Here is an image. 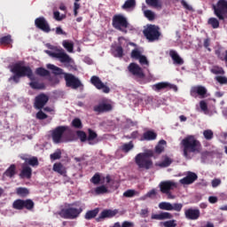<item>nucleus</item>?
Wrapping results in <instances>:
<instances>
[{"mask_svg": "<svg viewBox=\"0 0 227 227\" xmlns=\"http://www.w3.org/2000/svg\"><path fill=\"white\" fill-rule=\"evenodd\" d=\"M64 17L65 16L61 15L59 11H56L53 12V18L55 19V20H58V21L63 20Z\"/></svg>", "mask_w": 227, "mask_h": 227, "instance_id": "nucleus-57", "label": "nucleus"}, {"mask_svg": "<svg viewBox=\"0 0 227 227\" xmlns=\"http://www.w3.org/2000/svg\"><path fill=\"white\" fill-rule=\"evenodd\" d=\"M47 68H49L50 70H53V74L55 75H65V73H63V69L60 67H58L52 64H48L47 65Z\"/></svg>", "mask_w": 227, "mask_h": 227, "instance_id": "nucleus-32", "label": "nucleus"}, {"mask_svg": "<svg viewBox=\"0 0 227 227\" xmlns=\"http://www.w3.org/2000/svg\"><path fill=\"white\" fill-rule=\"evenodd\" d=\"M62 45L64 49L67 51V52H74V42L64 40L62 42Z\"/></svg>", "mask_w": 227, "mask_h": 227, "instance_id": "nucleus-35", "label": "nucleus"}, {"mask_svg": "<svg viewBox=\"0 0 227 227\" xmlns=\"http://www.w3.org/2000/svg\"><path fill=\"white\" fill-rule=\"evenodd\" d=\"M82 214V207H74V204H68L67 207L63 208L59 215L63 219H77Z\"/></svg>", "mask_w": 227, "mask_h": 227, "instance_id": "nucleus-6", "label": "nucleus"}, {"mask_svg": "<svg viewBox=\"0 0 227 227\" xmlns=\"http://www.w3.org/2000/svg\"><path fill=\"white\" fill-rule=\"evenodd\" d=\"M169 56L170 58H172L175 65H184V59L180 55H178L176 51L170 50Z\"/></svg>", "mask_w": 227, "mask_h": 227, "instance_id": "nucleus-26", "label": "nucleus"}, {"mask_svg": "<svg viewBox=\"0 0 227 227\" xmlns=\"http://www.w3.org/2000/svg\"><path fill=\"white\" fill-rule=\"evenodd\" d=\"M68 129L67 126H58L53 130H51V138L55 145H59V143H70L74 141V136L72 133H66Z\"/></svg>", "mask_w": 227, "mask_h": 227, "instance_id": "nucleus-3", "label": "nucleus"}, {"mask_svg": "<svg viewBox=\"0 0 227 227\" xmlns=\"http://www.w3.org/2000/svg\"><path fill=\"white\" fill-rule=\"evenodd\" d=\"M183 207H184V205L180 203H175L172 205V210H175L176 212H180Z\"/></svg>", "mask_w": 227, "mask_h": 227, "instance_id": "nucleus-58", "label": "nucleus"}, {"mask_svg": "<svg viewBox=\"0 0 227 227\" xmlns=\"http://www.w3.org/2000/svg\"><path fill=\"white\" fill-rule=\"evenodd\" d=\"M112 54L114 58H123V47H121V45L114 47V49H112Z\"/></svg>", "mask_w": 227, "mask_h": 227, "instance_id": "nucleus-31", "label": "nucleus"}, {"mask_svg": "<svg viewBox=\"0 0 227 227\" xmlns=\"http://www.w3.org/2000/svg\"><path fill=\"white\" fill-rule=\"evenodd\" d=\"M159 187L162 194H167L168 198H173V195H171V191L176 189L178 185L173 181H163L160 183Z\"/></svg>", "mask_w": 227, "mask_h": 227, "instance_id": "nucleus-12", "label": "nucleus"}, {"mask_svg": "<svg viewBox=\"0 0 227 227\" xmlns=\"http://www.w3.org/2000/svg\"><path fill=\"white\" fill-rule=\"evenodd\" d=\"M160 225L164 227H176V220H168L166 222H160Z\"/></svg>", "mask_w": 227, "mask_h": 227, "instance_id": "nucleus-48", "label": "nucleus"}, {"mask_svg": "<svg viewBox=\"0 0 227 227\" xmlns=\"http://www.w3.org/2000/svg\"><path fill=\"white\" fill-rule=\"evenodd\" d=\"M96 194H106L107 192V187L106 185L98 186L95 189Z\"/></svg>", "mask_w": 227, "mask_h": 227, "instance_id": "nucleus-51", "label": "nucleus"}, {"mask_svg": "<svg viewBox=\"0 0 227 227\" xmlns=\"http://www.w3.org/2000/svg\"><path fill=\"white\" fill-rule=\"evenodd\" d=\"M190 95H191V97H193L194 98H196V97H198V95L201 98H205V97L207 96V88H205L201 85L194 86L191 89Z\"/></svg>", "mask_w": 227, "mask_h": 227, "instance_id": "nucleus-20", "label": "nucleus"}, {"mask_svg": "<svg viewBox=\"0 0 227 227\" xmlns=\"http://www.w3.org/2000/svg\"><path fill=\"white\" fill-rule=\"evenodd\" d=\"M13 40L12 39V35H4L0 38V45H10Z\"/></svg>", "mask_w": 227, "mask_h": 227, "instance_id": "nucleus-40", "label": "nucleus"}, {"mask_svg": "<svg viewBox=\"0 0 227 227\" xmlns=\"http://www.w3.org/2000/svg\"><path fill=\"white\" fill-rule=\"evenodd\" d=\"M214 155V152L204 151L201 153V159H207V157H212Z\"/></svg>", "mask_w": 227, "mask_h": 227, "instance_id": "nucleus-62", "label": "nucleus"}, {"mask_svg": "<svg viewBox=\"0 0 227 227\" xmlns=\"http://www.w3.org/2000/svg\"><path fill=\"white\" fill-rule=\"evenodd\" d=\"M213 10L218 20L227 19V0H218L216 4L213 5Z\"/></svg>", "mask_w": 227, "mask_h": 227, "instance_id": "nucleus-8", "label": "nucleus"}, {"mask_svg": "<svg viewBox=\"0 0 227 227\" xmlns=\"http://www.w3.org/2000/svg\"><path fill=\"white\" fill-rule=\"evenodd\" d=\"M25 162H27L29 166H32V168H36V166H39L40 164L38 158L35 156L29 159H26Z\"/></svg>", "mask_w": 227, "mask_h": 227, "instance_id": "nucleus-41", "label": "nucleus"}, {"mask_svg": "<svg viewBox=\"0 0 227 227\" xmlns=\"http://www.w3.org/2000/svg\"><path fill=\"white\" fill-rule=\"evenodd\" d=\"M203 136L207 141H212V139H214V131H212V129H205Z\"/></svg>", "mask_w": 227, "mask_h": 227, "instance_id": "nucleus-43", "label": "nucleus"}, {"mask_svg": "<svg viewBox=\"0 0 227 227\" xmlns=\"http://www.w3.org/2000/svg\"><path fill=\"white\" fill-rule=\"evenodd\" d=\"M153 152L148 151L146 153H140L135 157V162L140 169H150L153 166L151 157Z\"/></svg>", "mask_w": 227, "mask_h": 227, "instance_id": "nucleus-5", "label": "nucleus"}, {"mask_svg": "<svg viewBox=\"0 0 227 227\" xmlns=\"http://www.w3.org/2000/svg\"><path fill=\"white\" fill-rule=\"evenodd\" d=\"M159 208L160 210H168L171 211L173 210V204L169 203V202H160L159 204Z\"/></svg>", "mask_w": 227, "mask_h": 227, "instance_id": "nucleus-42", "label": "nucleus"}, {"mask_svg": "<svg viewBox=\"0 0 227 227\" xmlns=\"http://www.w3.org/2000/svg\"><path fill=\"white\" fill-rule=\"evenodd\" d=\"M50 159L51 160H58L61 159V153L59 151V152H55V153H51L50 155Z\"/></svg>", "mask_w": 227, "mask_h": 227, "instance_id": "nucleus-56", "label": "nucleus"}, {"mask_svg": "<svg viewBox=\"0 0 227 227\" xmlns=\"http://www.w3.org/2000/svg\"><path fill=\"white\" fill-rule=\"evenodd\" d=\"M37 120H47V114L43 113V111H39L36 114Z\"/></svg>", "mask_w": 227, "mask_h": 227, "instance_id": "nucleus-59", "label": "nucleus"}, {"mask_svg": "<svg viewBox=\"0 0 227 227\" xmlns=\"http://www.w3.org/2000/svg\"><path fill=\"white\" fill-rule=\"evenodd\" d=\"M90 83L94 86L97 90H102L103 93H110L111 89L106 85L100 77L97 75H93L90 77Z\"/></svg>", "mask_w": 227, "mask_h": 227, "instance_id": "nucleus-14", "label": "nucleus"}, {"mask_svg": "<svg viewBox=\"0 0 227 227\" xmlns=\"http://www.w3.org/2000/svg\"><path fill=\"white\" fill-rule=\"evenodd\" d=\"M45 52L48 54V56L59 59L60 63H67V65L74 63V59L63 50H59L58 51H51L46 50Z\"/></svg>", "mask_w": 227, "mask_h": 227, "instance_id": "nucleus-10", "label": "nucleus"}, {"mask_svg": "<svg viewBox=\"0 0 227 227\" xmlns=\"http://www.w3.org/2000/svg\"><path fill=\"white\" fill-rule=\"evenodd\" d=\"M215 81L216 82H219V84H227V77L223 75H218L215 77Z\"/></svg>", "mask_w": 227, "mask_h": 227, "instance_id": "nucleus-53", "label": "nucleus"}, {"mask_svg": "<svg viewBox=\"0 0 227 227\" xmlns=\"http://www.w3.org/2000/svg\"><path fill=\"white\" fill-rule=\"evenodd\" d=\"M184 215L186 219H189L190 221H196L200 219L201 213L200 212V209L189 208L184 211Z\"/></svg>", "mask_w": 227, "mask_h": 227, "instance_id": "nucleus-22", "label": "nucleus"}, {"mask_svg": "<svg viewBox=\"0 0 227 227\" xmlns=\"http://www.w3.org/2000/svg\"><path fill=\"white\" fill-rule=\"evenodd\" d=\"M130 8H136V0H126L122 5V10H130Z\"/></svg>", "mask_w": 227, "mask_h": 227, "instance_id": "nucleus-39", "label": "nucleus"}, {"mask_svg": "<svg viewBox=\"0 0 227 227\" xmlns=\"http://www.w3.org/2000/svg\"><path fill=\"white\" fill-rule=\"evenodd\" d=\"M151 219L155 221H166V219H173V215L168 212H160V214H153Z\"/></svg>", "mask_w": 227, "mask_h": 227, "instance_id": "nucleus-23", "label": "nucleus"}, {"mask_svg": "<svg viewBox=\"0 0 227 227\" xmlns=\"http://www.w3.org/2000/svg\"><path fill=\"white\" fill-rule=\"evenodd\" d=\"M17 194L19 196H27V194H29V190H27V188H18Z\"/></svg>", "mask_w": 227, "mask_h": 227, "instance_id": "nucleus-54", "label": "nucleus"}, {"mask_svg": "<svg viewBox=\"0 0 227 227\" xmlns=\"http://www.w3.org/2000/svg\"><path fill=\"white\" fill-rule=\"evenodd\" d=\"M133 149H134V143L132 141L123 144L121 147V152H124V153H129V152H130V150H133Z\"/></svg>", "mask_w": 227, "mask_h": 227, "instance_id": "nucleus-37", "label": "nucleus"}, {"mask_svg": "<svg viewBox=\"0 0 227 227\" xmlns=\"http://www.w3.org/2000/svg\"><path fill=\"white\" fill-rule=\"evenodd\" d=\"M157 139V133L153 130H147L143 134L140 141H155Z\"/></svg>", "mask_w": 227, "mask_h": 227, "instance_id": "nucleus-25", "label": "nucleus"}, {"mask_svg": "<svg viewBox=\"0 0 227 227\" xmlns=\"http://www.w3.org/2000/svg\"><path fill=\"white\" fill-rule=\"evenodd\" d=\"M35 27L38 29H41V31H43V33H51V26L49 25V22L47 20L43 17H39L35 20Z\"/></svg>", "mask_w": 227, "mask_h": 227, "instance_id": "nucleus-15", "label": "nucleus"}, {"mask_svg": "<svg viewBox=\"0 0 227 227\" xmlns=\"http://www.w3.org/2000/svg\"><path fill=\"white\" fill-rule=\"evenodd\" d=\"M32 176H33V169L31 168V167L27 165H23L22 169L20 173V178H27V180H29Z\"/></svg>", "mask_w": 227, "mask_h": 227, "instance_id": "nucleus-24", "label": "nucleus"}, {"mask_svg": "<svg viewBox=\"0 0 227 227\" xmlns=\"http://www.w3.org/2000/svg\"><path fill=\"white\" fill-rule=\"evenodd\" d=\"M143 33L148 42H158L160 39V27L157 25H147Z\"/></svg>", "mask_w": 227, "mask_h": 227, "instance_id": "nucleus-7", "label": "nucleus"}, {"mask_svg": "<svg viewBox=\"0 0 227 227\" xmlns=\"http://www.w3.org/2000/svg\"><path fill=\"white\" fill-rule=\"evenodd\" d=\"M72 126L74 129H82V121H81V119L75 118L72 121Z\"/></svg>", "mask_w": 227, "mask_h": 227, "instance_id": "nucleus-50", "label": "nucleus"}, {"mask_svg": "<svg viewBox=\"0 0 227 227\" xmlns=\"http://www.w3.org/2000/svg\"><path fill=\"white\" fill-rule=\"evenodd\" d=\"M12 76L9 78V82H15L19 84L22 77H27L31 81L28 84L32 90H45V83L39 82L38 79L33 74V69L29 66H24V64L20 61L12 65L11 68Z\"/></svg>", "mask_w": 227, "mask_h": 227, "instance_id": "nucleus-1", "label": "nucleus"}, {"mask_svg": "<svg viewBox=\"0 0 227 227\" xmlns=\"http://www.w3.org/2000/svg\"><path fill=\"white\" fill-rule=\"evenodd\" d=\"M116 214H118V210L117 209H104L99 216L98 218H96L97 223H100L102 221V219H111V217H114V215H116Z\"/></svg>", "mask_w": 227, "mask_h": 227, "instance_id": "nucleus-21", "label": "nucleus"}, {"mask_svg": "<svg viewBox=\"0 0 227 227\" xmlns=\"http://www.w3.org/2000/svg\"><path fill=\"white\" fill-rule=\"evenodd\" d=\"M142 56L143 55L141 54V51H139V49L136 48V49L131 51L130 58L132 59H138Z\"/></svg>", "mask_w": 227, "mask_h": 227, "instance_id": "nucleus-46", "label": "nucleus"}, {"mask_svg": "<svg viewBox=\"0 0 227 227\" xmlns=\"http://www.w3.org/2000/svg\"><path fill=\"white\" fill-rule=\"evenodd\" d=\"M198 180V175L194 172L188 171L185 177L179 180V184L182 185H191Z\"/></svg>", "mask_w": 227, "mask_h": 227, "instance_id": "nucleus-19", "label": "nucleus"}, {"mask_svg": "<svg viewBox=\"0 0 227 227\" xmlns=\"http://www.w3.org/2000/svg\"><path fill=\"white\" fill-rule=\"evenodd\" d=\"M76 135L82 143H86V141H88V135H86V132H84L82 130H78L76 132Z\"/></svg>", "mask_w": 227, "mask_h": 227, "instance_id": "nucleus-45", "label": "nucleus"}, {"mask_svg": "<svg viewBox=\"0 0 227 227\" xmlns=\"http://www.w3.org/2000/svg\"><path fill=\"white\" fill-rule=\"evenodd\" d=\"M145 3L148 6H152L153 8H162L161 0H145Z\"/></svg>", "mask_w": 227, "mask_h": 227, "instance_id": "nucleus-33", "label": "nucleus"}, {"mask_svg": "<svg viewBox=\"0 0 227 227\" xmlns=\"http://www.w3.org/2000/svg\"><path fill=\"white\" fill-rule=\"evenodd\" d=\"M211 74H214L215 75H224L225 72L224 69L219 66H214L210 69Z\"/></svg>", "mask_w": 227, "mask_h": 227, "instance_id": "nucleus-38", "label": "nucleus"}, {"mask_svg": "<svg viewBox=\"0 0 227 227\" xmlns=\"http://www.w3.org/2000/svg\"><path fill=\"white\" fill-rule=\"evenodd\" d=\"M153 90H154V91H160L162 90H173V91H178V87L168 82H161L154 84Z\"/></svg>", "mask_w": 227, "mask_h": 227, "instance_id": "nucleus-17", "label": "nucleus"}, {"mask_svg": "<svg viewBox=\"0 0 227 227\" xmlns=\"http://www.w3.org/2000/svg\"><path fill=\"white\" fill-rule=\"evenodd\" d=\"M64 79L66 81V86L67 88L77 90V88H81V86H82L81 80H79V78L75 77V75L70 73H64Z\"/></svg>", "mask_w": 227, "mask_h": 227, "instance_id": "nucleus-11", "label": "nucleus"}, {"mask_svg": "<svg viewBox=\"0 0 227 227\" xmlns=\"http://www.w3.org/2000/svg\"><path fill=\"white\" fill-rule=\"evenodd\" d=\"M12 208H14V210H24L25 208L26 210L32 212V210L35 208V202L31 199H18L13 201Z\"/></svg>", "mask_w": 227, "mask_h": 227, "instance_id": "nucleus-9", "label": "nucleus"}, {"mask_svg": "<svg viewBox=\"0 0 227 227\" xmlns=\"http://www.w3.org/2000/svg\"><path fill=\"white\" fill-rule=\"evenodd\" d=\"M100 212V209L98 207H96L92 210H89L86 212L84 215V219L87 221H91V219H95L97 215H98V213Z\"/></svg>", "mask_w": 227, "mask_h": 227, "instance_id": "nucleus-29", "label": "nucleus"}, {"mask_svg": "<svg viewBox=\"0 0 227 227\" xmlns=\"http://www.w3.org/2000/svg\"><path fill=\"white\" fill-rule=\"evenodd\" d=\"M88 137H87V141L89 145H97V141H95V139H97V137H98V135L97 134V132H95V130L91 129H88Z\"/></svg>", "mask_w": 227, "mask_h": 227, "instance_id": "nucleus-27", "label": "nucleus"}, {"mask_svg": "<svg viewBox=\"0 0 227 227\" xmlns=\"http://www.w3.org/2000/svg\"><path fill=\"white\" fill-rule=\"evenodd\" d=\"M47 102H49V96L44 93H41L35 98V109H43Z\"/></svg>", "mask_w": 227, "mask_h": 227, "instance_id": "nucleus-18", "label": "nucleus"}, {"mask_svg": "<svg viewBox=\"0 0 227 227\" xmlns=\"http://www.w3.org/2000/svg\"><path fill=\"white\" fill-rule=\"evenodd\" d=\"M138 61H139L140 65H149L148 59H146V56H145V55H142L138 59Z\"/></svg>", "mask_w": 227, "mask_h": 227, "instance_id": "nucleus-60", "label": "nucleus"}, {"mask_svg": "<svg viewBox=\"0 0 227 227\" xmlns=\"http://www.w3.org/2000/svg\"><path fill=\"white\" fill-rule=\"evenodd\" d=\"M53 171H55V173H59V175H61L62 176H67V168L61 162L54 163Z\"/></svg>", "mask_w": 227, "mask_h": 227, "instance_id": "nucleus-28", "label": "nucleus"}, {"mask_svg": "<svg viewBox=\"0 0 227 227\" xmlns=\"http://www.w3.org/2000/svg\"><path fill=\"white\" fill-rule=\"evenodd\" d=\"M35 74L36 75H40V77H49L51 75V72L43 67H37Z\"/></svg>", "mask_w": 227, "mask_h": 227, "instance_id": "nucleus-34", "label": "nucleus"}, {"mask_svg": "<svg viewBox=\"0 0 227 227\" xmlns=\"http://www.w3.org/2000/svg\"><path fill=\"white\" fill-rule=\"evenodd\" d=\"M112 26L114 29H116V31H120L121 33L127 35V33H129V30H127V28L130 27V23L129 22V19H127L125 15L118 13L113 16Z\"/></svg>", "mask_w": 227, "mask_h": 227, "instance_id": "nucleus-4", "label": "nucleus"}, {"mask_svg": "<svg viewBox=\"0 0 227 227\" xmlns=\"http://www.w3.org/2000/svg\"><path fill=\"white\" fill-rule=\"evenodd\" d=\"M144 15L145 19H148V20H155V12L150 10L144 11Z\"/></svg>", "mask_w": 227, "mask_h": 227, "instance_id": "nucleus-47", "label": "nucleus"}, {"mask_svg": "<svg viewBox=\"0 0 227 227\" xmlns=\"http://www.w3.org/2000/svg\"><path fill=\"white\" fill-rule=\"evenodd\" d=\"M207 24L208 26H211L213 29H219L220 23L217 18H209L207 20Z\"/></svg>", "mask_w": 227, "mask_h": 227, "instance_id": "nucleus-36", "label": "nucleus"}, {"mask_svg": "<svg viewBox=\"0 0 227 227\" xmlns=\"http://www.w3.org/2000/svg\"><path fill=\"white\" fill-rule=\"evenodd\" d=\"M181 4L185 8V10H188L189 12H192V6L189 5L185 0H181Z\"/></svg>", "mask_w": 227, "mask_h": 227, "instance_id": "nucleus-63", "label": "nucleus"}, {"mask_svg": "<svg viewBox=\"0 0 227 227\" xmlns=\"http://www.w3.org/2000/svg\"><path fill=\"white\" fill-rule=\"evenodd\" d=\"M100 174L96 173L90 179L91 184H94V185H98L100 184Z\"/></svg>", "mask_w": 227, "mask_h": 227, "instance_id": "nucleus-52", "label": "nucleus"}, {"mask_svg": "<svg viewBox=\"0 0 227 227\" xmlns=\"http://www.w3.org/2000/svg\"><path fill=\"white\" fill-rule=\"evenodd\" d=\"M5 176L9 178H13L17 175V166L12 164L4 172Z\"/></svg>", "mask_w": 227, "mask_h": 227, "instance_id": "nucleus-30", "label": "nucleus"}, {"mask_svg": "<svg viewBox=\"0 0 227 227\" xmlns=\"http://www.w3.org/2000/svg\"><path fill=\"white\" fill-rule=\"evenodd\" d=\"M139 192H137L136 190H127L126 192H123L124 198H134V196H137Z\"/></svg>", "mask_w": 227, "mask_h": 227, "instance_id": "nucleus-44", "label": "nucleus"}, {"mask_svg": "<svg viewBox=\"0 0 227 227\" xmlns=\"http://www.w3.org/2000/svg\"><path fill=\"white\" fill-rule=\"evenodd\" d=\"M183 148V155L185 159H192L191 153H201V142L196 138L195 136L190 135L181 141Z\"/></svg>", "mask_w": 227, "mask_h": 227, "instance_id": "nucleus-2", "label": "nucleus"}, {"mask_svg": "<svg viewBox=\"0 0 227 227\" xmlns=\"http://www.w3.org/2000/svg\"><path fill=\"white\" fill-rule=\"evenodd\" d=\"M93 111L94 113H98V114H102L104 113H110V111H113V105H111V103L103 101L98 105L95 106L93 107Z\"/></svg>", "mask_w": 227, "mask_h": 227, "instance_id": "nucleus-16", "label": "nucleus"}, {"mask_svg": "<svg viewBox=\"0 0 227 227\" xmlns=\"http://www.w3.org/2000/svg\"><path fill=\"white\" fill-rule=\"evenodd\" d=\"M128 70L131 75H134V77H137V79H145V72L143 71V68L139 67L137 63H130L128 66Z\"/></svg>", "mask_w": 227, "mask_h": 227, "instance_id": "nucleus-13", "label": "nucleus"}, {"mask_svg": "<svg viewBox=\"0 0 227 227\" xmlns=\"http://www.w3.org/2000/svg\"><path fill=\"white\" fill-rule=\"evenodd\" d=\"M212 187L215 189V187H219L221 185V179L220 178H215L211 182Z\"/></svg>", "mask_w": 227, "mask_h": 227, "instance_id": "nucleus-61", "label": "nucleus"}, {"mask_svg": "<svg viewBox=\"0 0 227 227\" xmlns=\"http://www.w3.org/2000/svg\"><path fill=\"white\" fill-rule=\"evenodd\" d=\"M200 109L202 111H208V106L207 105V102L205 101H200Z\"/></svg>", "mask_w": 227, "mask_h": 227, "instance_id": "nucleus-64", "label": "nucleus"}, {"mask_svg": "<svg viewBox=\"0 0 227 227\" xmlns=\"http://www.w3.org/2000/svg\"><path fill=\"white\" fill-rule=\"evenodd\" d=\"M171 159H169L168 157L165 158L161 163H160V168H168L169 166H171Z\"/></svg>", "mask_w": 227, "mask_h": 227, "instance_id": "nucleus-55", "label": "nucleus"}, {"mask_svg": "<svg viewBox=\"0 0 227 227\" xmlns=\"http://www.w3.org/2000/svg\"><path fill=\"white\" fill-rule=\"evenodd\" d=\"M164 145H166V140H160L159 144L155 147L156 153H160L164 150Z\"/></svg>", "mask_w": 227, "mask_h": 227, "instance_id": "nucleus-49", "label": "nucleus"}]
</instances>
